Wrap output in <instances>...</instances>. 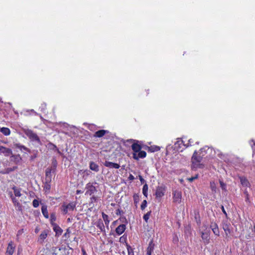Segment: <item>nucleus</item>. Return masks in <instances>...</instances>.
Listing matches in <instances>:
<instances>
[{
  "instance_id": "2f4dec72",
  "label": "nucleus",
  "mask_w": 255,
  "mask_h": 255,
  "mask_svg": "<svg viewBox=\"0 0 255 255\" xmlns=\"http://www.w3.org/2000/svg\"><path fill=\"white\" fill-rule=\"evenodd\" d=\"M24 233V229H21L19 230L16 234V241L17 242H19L20 241V239L21 238V236Z\"/></svg>"
},
{
  "instance_id": "052dcab7",
  "label": "nucleus",
  "mask_w": 255,
  "mask_h": 255,
  "mask_svg": "<svg viewBox=\"0 0 255 255\" xmlns=\"http://www.w3.org/2000/svg\"><path fill=\"white\" fill-rule=\"evenodd\" d=\"M7 170L8 171H12V169H7Z\"/></svg>"
},
{
  "instance_id": "9b49d317",
  "label": "nucleus",
  "mask_w": 255,
  "mask_h": 255,
  "mask_svg": "<svg viewBox=\"0 0 255 255\" xmlns=\"http://www.w3.org/2000/svg\"><path fill=\"white\" fill-rule=\"evenodd\" d=\"M86 192L85 195H92L96 191V187L91 183H88L86 185Z\"/></svg>"
},
{
  "instance_id": "39448f33",
  "label": "nucleus",
  "mask_w": 255,
  "mask_h": 255,
  "mask_svg": "<svg viewBox=\"0 0 255 255\" xmlns=\"http://www.w3.org/2000/svg\"><path fill=\"white\" fill-rule=\"evenodd\" d=\"M175 148L177 149V150L179 151H182L183 149L186 148L189 146H192L191 143L189 144H186L185 143V141H184L182 138H178L177 140L174 144Z\"/></svg>"
},
{
  "instance_id": "49530a36",
  "label": "nucleus",
  "mask_w": 255,
  "mask_h": 255,
  "mask_svg": "<svg viewBox=\"0 0 255 255\" xmlns=\"http://www.w3.org/2000/svg\"><path fill=\"white\" fill-rule=\"evenodd\" d=\"M124 212L121 209H118L116 210V214L117 215H121L122 214H123Z\"/></svg>"
},
{
  "instance_id": "c756f323",
  "label": "nucleus",
  "mask_w": 255,
  "mask_h": 255,
  "mask_svg": "<svg viewBox=\"0 0 255 255\" xmlns=\"http://www.w3.org/2000/svg\"><path fill=\"white\" fill-rule=\"evenodd\" d=\"M14 146L15 147L19 149L21 151L22 150H24V151H29V149L27 147L23 145H21L20 143H15L14 144Z\"/></svg>"
},
{
  "instance_id": "5701e85b",
  "label": "nucleus",
  "mask_w": 255,
  "mask_h": 255,
  "mask_svg": "<svg viewBox=\"0 0 255 255\" xmlns=\"http://www.w3.org/2000/svg\"><path fill=\"white\" fill-rule=\"evenodd\" d=\"M10 160L17 164L21 160V157L19 154L14 155L12 153L10 155Z\"/></svg>"
},
{
  "instance_id": "1a4fd4ad",
  "label": "nucleus",
  "mask_w": 255,
  "mask_h": 255,
  "mask_svg": "<svg viewBox=\"0 0 255 255\" xmlns=\"http://www.w3.org/2000/svg\"><path fill=\"white\" fill-rule=\"evenodd\" d=\"M15 250V246L14 245L12 241H10L8 243L6 252L5 253V255H12Z\"/></svg>"
},
{
  "instance_id": "f257e3e1",
  "label": "nucleus",
  "mask_w": 255,
  "mask_h": 255,
  "mask_svg": "<svg viewBox=\"0 0 255 255\" xmlns=\"http://www.w3.org/2000/svg\"><path fill=\"white\" fill-rule=\"evenodd\" d=\"M206 148V147H203L200 149V154H202V156L198 155L197 151L196 150L194 152L191 158V161L193 168H197L199 166L200 163L202 160V156L205 155V154L203 153V152H205Z\"/></svg>"
},
{
  "instance_id": "680f3d73",
  "label": "nucleus",
  "mask_w": 255,
  "mask_h": 255,
  "mask_svg": "<svg viewBox=\"0 0 255 255\" xmlns=\"http://www.w3.org/2000/svg\"><path fill=\"white\" fill-rule=\"evenodd\" d=\"M111 205H112V206H114V205H115V204L112 203V204H111Z\"/></svg>"
},
{
  "instance_id": "a19ab883",
  "label": "nucleus",
  "mask_w": 255,
  "mask_h": 255,
  "mask_svg": "<svg viewBox=\"0 0 255 255\" xmlns=\"http://www.w3.org/2000/svg\"><path fill=\"white\" fill-rule=\"evenodd\" d=\"M70 233H71V231H70V228H67V229H66V232H65V233L64 234V236L66 238L68 239V238H69V237H70Z\"/></svg>"
},
{
  "instance_id": "8fccbe9b",
  "label": "nucleus",
  "mask_w": 255,
  "mask_h": 255,
  "mask_svg": "<svg viewBox=\"0 0 255 255\" xmlns=\"http://www.w3.org/2000/svg\"><path fill=\"white\" fill-rule=\"evenodd\" d=\"M211 187L213 191H215L216 187L214 183H211Z\"/></svg>"
},
{
  "instance_id": "b1692460",
  "label": "nucleus",
  "mask_w": 255,
  "mask_h": 255,
  "mask_svg": "<svg viewBox=\"0 0 255 255\" xmlns=\"http://www.w3.org/2000/svg\"><path fill=\"white\" fill-rule=\"evenodd\" d=\"M12 189L13 190L14 197L16 198V197H19L21 196V189L18 188L16 187V186H14L12 187Z\"/></svg>"
},
{
  "instance_id": "f03ea898",
  "label": "nucleus",
  "mask_w": 255,
  "mask_h": 255,
  "mask_svg": "<svg viewBox=\"0 0 255 255\" xmlns=\"http://www.w3.org/2000/svg\"><path fill=\"white\" fill-rule=\"evenodd\" d=\"M23 132L31 141L35 142L39 145H42V142L40 138L33 130L30 129H24L23 130Z\"/></svg>"
},
{
  "instance_id": "58836bf2",
  "label": "nucleus",
  "mask_w": 255,
  "mask_h": 255,
  "mask_svg": "<svg viewBox=\"0 0 255 255\" xmlns=\"http://www.w3.org/2000/svg\"><path fill=\"white\" fill-rule=\"evenodd\" d=\"M127 236L126 235H124L122 237L120 238L119 242L121 243H127Z\"/></svg>"
},
{
  "instance_id": "bf43d9fd",
  "label": "nucleus",
  "mask_w": 255,
  "mask_h": 255,
  "mask_svg": "<svg viewBox=\"0 0 255 255\" xmlns=\"http://www.w3.org/2000/svg\"><path fill=\"white\" fill-rule=\"evenodd\" d=\"M246 201L247 202V201H249V195H248V194H247V197H246Z\"/></svg>"
},
{
  "instance_id": "0eeeda50",
  "label": "nucleus",
  "mask_w": 255,
  "mask_h": 255,
  "mask_svg": "<svg viewBox=\"0 0 255 255\" xmlns=\"http://www.w3.org/2000/svg\"><path fill=\"white\" fill-rule=\"evenodd\" d=\"M173 202L175 203L180 204L182 200V193L178 190L173 191Z\"/></svg>"
},
{
  "instance_id": "69168bd1",
  "label": "nucleus",
  "mask_w": 255,
  "mask_h": 255,
  "mask_svg": "<svg viewBox=\"0 0 255 255\" xmlns=\"http://www.w3.org/2000/svg\"><path fill=\"white\" fill-rule=\"evenodd\" d=\"M254 145H255V142L254 143Z\"/></svg>"
},
{
  "instance_id": "a18cd8bd",
  "label": "nucleus",
  "mask_w": 255,
  "mask_h": 255,
  "mask_svg": "<svg viewBox=\"0 0 255 255\" xmlns=\"http://www.w3.org/2000/svg\"><path fill=\"white\" fill-rule=\"evenodd\" d=\"M198 178V174H196L195 175V176H193V177H191L190 178H189L188 179V180L190 181V182H192L193 180H194L195 179H196Z\"/></svg>"
},
{
  "instance_id": "37998d69",
  "label": "nucleus",
  "mask_w": 255,
  "mask_h": 255,
  "mask_svg": "<svg viewBox=\"0 0 255 255\" xmlns=\"http://www.w3.org/2000/svg\"><path fill=\"white\" fill-rule=\"evenodd\" d=\"M212 231L215 235L219 236H220V231L219 228L217 229H212Z\"/></svg>"
},
{
  "instance_id": "9d476101",
  "label": "nucleus",
  "mask_w": 255,
  "mask_h": 255,
  "mask_svg": "<svg viewBox=\"0 0 255 255\" xmlns=\"http://www.w3.org/2000/svg\"><path fill=\"white\" fill-rule=\"evenodd\" d=\"M230 227L231 224L229 223H228L227 222H224L222 223V228L225 232L226 238H229L230 235L232 232Z\"/></svg>"
},
{
  "instance_id": "e433bc0d",
  "label": "nucleus",
  "mask_w": 255,
  "mask_h": 255,
  "mask_svg": "<svg viewBox=\"0 0 255 255\" xmlns=\"http://www.w3.org/2000/svg\"><path fill=\"white\" fill-rule=\"evenodd\" d=\"M151 213V211H149L147 213L144 214L143 217V220L146 222H148V220L149 219V216H150Z\"/></svg>"
},
{
  "instance_id": "dca6fc26",
  "label": "nucleus",
  "mask_w": 255,
  "mask_h": 255,
  "mask_svg": "<svg viewBox=\"0 0 255 255\" xmlns=\"http://www.w3.org/2000/svg\"><path fill=\"white\" fill-rule=\"evenodd\" d=\"M51 226L53 228V231L55 233L56 237H59L60 235H61L63 232V230L57 224H53Z\"/></svg>"
},
{
  "instance_id": "cd10ccee",
  "label": "nucleus",
  "mask_w": 255,
  "mask_h": 255,
  "mask_svg": "<svg viewBox=\"0 0 255 255\" xmlns=\"http://www.w3.org/2000/svg\"><path fill=\"white\" fill-rule=\"evenodd\" d=\"M102 216L103 220L105 222V225L107 227H108L110 223V220H109L108 216L107 214H106L104 212L102 213Z\"/></svg>"
},
{
  "instance_id": "5fc2aeb1",
  "label": "nucleus",
  "mask_w": 255,
  "mask_h": 255,
  "mask_svg": "<svg viewBox=\"0 0 255 255\" xmlns=\"http://www.w3.org/2000/svg\"><path fill=\"white\" fill-rule=\"evenodd\" d=\"M83 192L81 190H77L76 191V194H81V193H82Z\"/></svg>"
},
{
  "instance_id": "6ab92c4d",
  "label": "nucleus",
  "mask_w": 255,
  "mask_h": 255,
  "mask_svg": "<svg viewBox=\"0 0 255 255\" xmlns=\"http://www.w3.org/2000/svg\"><path fill=\"white\" fill-rule=\"evenodd\" d=\"M48 231L47 230L43 231L39 235L38 242L42 244L44 240L47 237Z\"/></svg>"
},
{
  "instance_id": "f704fd0d",
  "label": "nucleus",
  "mask_w": 255,
  "mask_h": 255,
  "mask_svg": "<svg viewBox=\"0 0 255 255\" xmlns=\"http://www.w3.org/2000/svg\"><path fill=\"white\" fill-rule=\"evenodd\" d=\"M148 185L145 184L142 188V193L144 196L147 197Z\"/></svg>"
},
{
  "instance_id": "4be33fe9",
  "label": "nucleus",
  "mask_w": 255,
  "mask_h": 255,
  "mask_svg": "<svg viewBox=\"0 0 255 255\" xmlns=\"http://www.w3.org/2000/svg\"><path fill=\"white\" fill-rule=\"evenodd\" d=\"M109 131L104 129H101L97 131L94 134L95 137H102L105 135L106 133H108Z\"/></svg>"
},
{
  "instance_id": "4d7b16f0",
  "label": "nucleus",
  "mask_w": 255,
  "mask_h": 255,
  "mask_svg": "<svg viewBox=\"0 0 255 255\" xmlns=\"http://www.w3.org/2000/svg\"><path fill=\"white\" fill-rule=\"evenodd\" d=\"M92 128H95V126L94 125H90L89 127V129L90 130L92 129Z\"/></svg>"
},
{
  "instance_id": "13d9d810",
  "label": "nucleus",
  "mask_w": 255,
  "mask_h": 255,
  "mask_svg": "<svg viewBox=\"0 0 255 255\" xmlns=\"http://www.w3.org/2000/svg\"><path fill=\"white\" fill-rule=\"evenodd\" d=\"M83 255H86V252L84 249L82 250Z\"/></svg>"
},
{
  "instance_id": "4468645a",
  "label": "nucleus",
  "mask_w": 255,
  "mask_h": 255,
  "mask_svg": "<svg viewBox=\"0 0 255 255\" xmlns=\"http://www.w3.org/2000/svg\"><path fill=\"white\" fill-rule=\"evenodd\" d=\"M0 153H2L5 156H9L12 154V150L10 148L0 145Z\"/></svg>"
},
{
  "instance_id": "0e129e2a",
  "label": "nucleus",
  "mask_w": 255,
  "mask_h": 255,
  "mask_svg": "<svg viewBox=\"0 0 255 255\" xmlns=\"http://www.w3.org/2000/svg\"><path fill=\"white\" fill-rule=\"evenodd\" d=\"M20 254V252H18L17 253V255H19V254Z\"/></svg>"
},
{
  "instance_id": "79ce46f5",
  "label": "nucleus",
  "mask_w": 255,
  "mask_h": 255,
  "mask_svg": "<svg viewBox=\"0 0 255 255\" xmlns=\"http://www.w3.org/2000/svg\"><path fill=\"white\" fill-rule=\"evenodd\" d=\"M32 205L34 208H37L39 205V202L37 199H34L32 201Z\"/></svg>"
},
{
  "instance_id": "6e6552de",
  "label": "nucleus",
  "mask_w": 255,
  "mask_h": 255,
  "mask_svg": "<svg viewBox=\"0 0 255 255\" xmlns=\"http://www.w3.org/2000/svg\"><path fill=\"white\" fill-rule=\"evenodd\" d=\"M94 224L99 229L98 231L100 234L102 233L104 235H106L105 226L102 219H99Z\"/></svg>"
},
{
  "instance_id": "e2e57ef3",
  "label": "nucleus",
  "mask_w": 255,
  "mask_h": 255,
  "mask_svg": "<svg viewBox=\"0 0 255 255\" xmlns=\"http://www.w3.org/2000/svg\"><path fill=\"white\" fill-rule=\"evenodd\" d=\"M20 254V252H18L17 253V255H19V254Z\"/></svg>"
},
{
  "instance_id": "de8ad7c7",
  "label": "nucleus",
  "mask_w": 255,
  "mask_h": 255,
  "mask_svg": "<svg viewBox=\"0 0 255 255\" xmlns=\"http://www.w3.org/2000/svg\"><path fill=\"white\" fill-rule=\"evenodd\" d=\"M139 179L141 183H143L145 182L144 179L142 178V176L139 175H138Z\"/></svg>"
},
{
  "instance_id": "aec40b11",
  "label": "nucleus",
  "mask_w": 255,
  "mask_h": 255,
  "mask_svg": "<svg viewBox=\"0 0 255 255\" xmlns=\"http://www.w3.org/2000/svg\"><path fill=\"white\" fill-rule=\"evenodd\" d=\"M126 229V225L125 224H121L116 228L115 231L117 235L120 236L125 231Z\"/></svg>"
},
{
  "instance_id": "6e6d98bb",
  "label": "nucleus",
  "mask_w": 255,
  "mask_h": 255,
  "mask_svg": "<svg viewBox=\"0 0 255 255\" xmlns=\"http://www.w3.org/2000/svg\"><path fill=\"white\" fill-rule=\"evenodd\" d=\"M192 139H190L188 140V143H186V144H189V143H191L192 145Z\"/></svg>"
},
{
  "instance_id": "f8f14e48",
  "label": "nucleus",
  "mask_w": 255,
  "mask_h": 255,
  "mask_svg": "<svg viewBox=\"0 0 255 255\" xmlns=\"http://www.w3.org/2000/svg\"><path fill=\"white\" fill-rule=\"evenodd\" d=\"M146 156V152L145 151L139 150L137 153H132V157L136 160H138L139 158H144Z\"/></svg>"
},
{
  "instance_id": "a878e982",
  "label": "nucleus",
  "mask_w": 255,
  "mask_h": 255,
  "mask_svg": "<svg viewBox=\"0 0 255 255\" xmlns=\"http://www.w3.org/2000/svg\"><path fill=\"white\" fill-rule=\"evenodd\" d=\"M41 212L43 215V216L46 218L48 219L49 218V214L47 210V207L46 205H43L41 207Z\"/></svg>"
},
{
  "instance_id": "ddd939ff",
  "label": "nucleus",
  "mask_w": 255,
  "mask_h": 255,
  "mask_svg": "<svg viewBox=\"0 0 255 255\" xmlns=\"http://www.w3.org/2000/svg\"><path fill=\"white\" fill-rule=\"evenodd\" d=\"M155 245L154 243L153 239H152L148 243L147 248L146 249V255H151L154 250Z\"/></svg>"
},
{
  "instance_id": "c85d7f7f",
  "label": "nucleus",
  "mask_w": 255,
  "mask_h": 255,
  "mask_svg": "<svg viewBox=\"0 0 255 255\" xmlns=\"http://www.w3.org/2000/svg\"><path fill=\"white\" fill-rule=\"evenodd\" d=\"M90 233L94 236H99L100 233L98 231H96L95 226H91L90 227Z\"/></svg>"
},
{
  "instance_id": "7c9ffc66",
  "label": "nucleus",
  "mask_w": 255,
  "mask_h": 255,
  "mask_svg": "<svg viewBox=\"0 0 255 255\" xmlns=\"http://www.w3.org/2000/svg\"><path fill=\"white\" fill-rule=\"evenodd\" d=\"M90 168L91 170L98 171L99 170V166L94 162H91L90 164Z\"/></svg>"
},
{
  "instance_id": "3c124183",
  "label": "nucleus",
  "mask_w": 255,
  "mask_h": 255,
  "mask_svg": "<svg viewBox=\"0 0 255 255\" xmlns=\"http://www.w3.org/2000/svg\"><path fill=\"white\" fill-rule=\"evenodd\" d=\"M221 209H222L223 213L227 216V213L226 211H225V209L223 206H222Z\"/></svg>"
},
{
  "instance_id": "393cba45",
  "label": "nucleus",
  "mask_w": 255,
  "mask_h": 255,
  "mask_svg": "<svg viewBox=\"0 0 255 255\" xmlns=\"http://www.w3.org/2000/svg\"><path fill=\"white\" fill-rule=\"evenodd\" d=\"M98 197L95 196H93L91 197L90 199V202L89 203V206L91 208H93L95 205L94 203H96L98 201Z\"/></svg>"
},
{
  "instance_id": "09e8293b",
  "label": "nucleus",
  "mask_w": 255,
  "mask_h": 255,
  "mask_svg": "<svg viewBox=\"0 0 255 255\" xmlns=\"http://www.w3.org/2000/svg\"><path fill=\"white\" fill-rule=\"evenodd\" d=\"M128 179L129 180L132 181L135 178H134V176L132 174H130L129 176H128Z\"/></svg>"
},
{
  "instance_id": "423d86ee",
  "label": "nucleus",
  "mask_w": 255,
  "mask_h": 255,
  "mask_svg": "<svg viewBox=\"0 0 255 255\" xmlns=\"http://www.w3.org/2000/svg\"><path fill=\"white\" fill-rule=\"evenodd\" d=\"M8 195L10 197L13 205L16 208V210L22 212V205L18 202V200L13 196L12 192H8Z\"/></svg>"
},
{
  "instance_id": "f3484780",
  "label": "nucleus",
  "mask_w": 255,
  "mask_h": 255,
  "mask_svg": "<svg viewBox=\"0 0 255 255\" xmlns=\"http://www.w3.org/2000/svg\"><path fill=\"white\" fill-rule=\"evenodd\" d=\"M104 165L107 167H109L110 168H115L119 169L120 167V165L116 163H113L112 162H110L109 161H106L104 163Z\"/></svg>"
},
{
  "instance_id": "c9c22d12",
  "label": "nucleus",
  "mask_w": 255,
  "mask_h": 255,
  "mask_svg": "<svg viewBox=\"0 0 255 255\" xmlns=\"http://www.w3.org/2000/svg\"><path fill=\"white\" fill-rule=\"evenodd\" d=\"M241 182L243 185L248 186L249 184L248 180L245 177L241 178Z\"/></svg>"
},
{
  "instance_id": "bb28decb",
  "label": "nucleus",
  "mask_w": 255,
  "mask_h": 255,
  "mask_svg": "<svg viewBox=\"0 0 255 255\" xmlns=\"http://www.w3.org/2000/svg\"><path fill=\"white\" fill-rule=\"evenodd\" d=\"M52 170V169H51L50 168H47L45 171L46 179L48 182L51 181V173Z\"/></svg>"
},
{
  "instance_id": "864d4df0",
  "label": "nucleus",
  "mask_w": 255,
  "mask_h": 255,
  "mask_svg": "<svg viewBox=\"0 0 255 255\" xmlns=\"http://www.w3.org/2000/svg\"><path fill=\"white\" fill-rule=\"evenodd\" d=\"M220 183L221 186L222 188V189H224L225 184L222 181H220Z\"/></svg>"
},
{
  "instance_id": "7ed1b4c3",
  "label": "nucleus",
  "mask_w": 255,
  "mask_h": 255,
  "mask_svg": "<svg viewBox=\"0 0 255 255\" xmlns=\"http://www.w3.org/2000/svg\"><path fill=\"white\" fill-rule=\"evenodd\" d=\"M76 203L75 202H71L67 204L63 203L60 207V210L63 215L68 214V212L73 211L76 208Z\"/></svg>"
},
{
  "instance_id": "c03bdc74",
  "label": "nucleus",
  "mask_w": 255,
  "mask_h": 255,
  "mask_svg": "<svg viewBox=\"0 0 255 255\" xmlns=\"http://www.w3.org/2000/svg\"><path fill=\"white\" fill-rule=\"evenodd\" d=\"M210 228L212 230V229H217L219 228L217 224L216 223L212 222L210 225Z\"/></svg>"
},
{
  "instance_id": "2eb2a0df",
  "label": "nucleus",
  "mask_w": 255,
  "mask_h": 255,
  "mask_svg": "<svg viewBox=\"0 0 255 255\" xmlns=\"http://www.w3.org/2000/svg\"><path fill=\"white\" fill-rule=\"evenodd\" d=\"M165 188L162 186H158L156 190L155 197L156 198H161L164 196L165 193Z\"/></svg>"
},
{
  "instance_id": "a211bd4d",
  "label": "nucleus",
  "mask_w": 255,
  "mask_h": 255,
  "mask_svg": "<svg viewBox=\"0 0 255 255\" xmlns=\"http://www.w3.org/2000/svg\"><path fill=\"white\" fill-rule=\"evenodd\" d=\"M201 238L205 245L210 243V235L208 233L201 232Z\"/></svg>"
},
{
  "instance_id": "473e14b6",
  "label": "nucleus",
  "mask_w": 255,
  "mask_h": 255,
  "mask_svg": "<svg viewBox=\"0 0 255 255\" xmlns=\"http://www.w3.org/2000/svg\"><path fill=\"white\" fill-rule=\"evenodd\" d=\"M126 247L128 250V255H134L133 249L128 243H126Z\"/></svg>"
},
{
  "instance_id": "603ef678",
  "label": "nucleus",
  "mask_w": 255,
  "mask_h": 255,
  "mask_svg": "<svg viewBox=\"0 0 255 255\" xmlns=\"http://www.w3.org/2000/svg\"><path fill=\"white\" fill-rule=\"evenodd\" d=\"M173 241L174 242H178V238L177 235H175V236L173 238Z\"/></svg>"
},
{
  "instance_id": "72a5a7b5",
  "label": "nucleus",
  "mask_w": 255,
  "mask_h": 255,
  "mask_svg": "<svg viewBox=\"0 0 255 255\" xmlns=\"http://www.w3.org/2000/svg\"><path fill=\"white\" fill-rule=\"evenodd\" d=\"M56 220V217L55 214L54 213H52L50 214V224L51 226L53 225V224H56L55 222Z\"/></svg>"
},
{
  "instance_id": "20e7f679",
  "label": "nucleus",
  "mask_w": 255,
  "mask_h": 255,
  "mask_svg": "<svg viewBox=\"0 0 255 255\" xmlns=\"http://www.w3.org/2000/svg\"><path fill=\"white\" fill-rule=\"evenodd\" d=\"M127 142L131 143V147L133 151V153H137L142 148V146L138 140L130 139L127 140Z\"/></svg>"
},
{
  "instance_id": "ea45409f",
  "label": "nucleus",
  "mask_w": 255,
  "mask_h": 255,
  "mask_svg": "<svg viewBox=\"0 0 255 255\" xmlns=\"http://www.w3.org/2000/svg\"><path fill=\"white\" fill-rule=\"evenodd\" d=\"M147 201L146 200H144L140 206V209L141 210H143L147 206Z\"/></svg>"
},
{
  "instance_id": "412c9836",
  "label": "nucleus",
  "mask_w": 255,
  "mask_h": 255,
  "mask_svg": "<svg viewBox=\"0 0 255 255\" xmlns=\"http://www.w3.org/2000/svg\"><path fill=\"white\" fill-rule=\"evenodd\" d=\"M144 149L150 152L158 151L160 149V147L156 145H151L150 146L145 145Z\"/></svg>"
},
{
  "instance_id": "4c0bfd02",
  "label": "nucleus",
  "mask_w": 255,
  "mask_h": 255,
  "mask_svg": "<svg viewBox=\"0 0 255 255\" xmlns=\"http://www.w3.org/2000/svg\"><path fill=\"white\" fill-rule=\"evenodd\" d=\"M133 198L134 201V203L135 205L138 203L139 201V197L137 194H134L133 195Z\"/></svg>"
}]
</instances>
